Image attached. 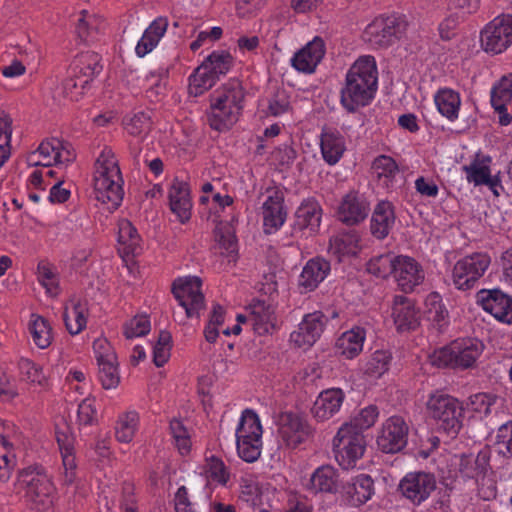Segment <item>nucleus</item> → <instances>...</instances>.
<instances>
[{
	"instance_id": "obj_1",
	"label": "nucleus",
	"mask_w": 512,
	"mask_h": 512,
	"mask_svg": "<svg viewBox=\"0 0 512 512\" xmlns=\"http://www.w3.org/2000/svg\"><path fill=\"white\" fill-rule=\"evenodd\" d=\"M378 84V70L373 56L359 57L349 68L340 92V103L349 113L365 107L374 99Z\"/></svg>"
},
{
	"instance_id": "obj_2",
	"label": "nucleus",
	"mask_w": 512,
	"mask_h": 512,
	"mask_svg": "<svg viewBox=\"0 0 512 512\" xmlns=\"http://www.w3.org/2000/svg\"><path fill=\"white\" fill-rule=\"evenodd\" d=\"M92 183L95 199L109 211L118 209L124 198V179L112 148L105 146L97 156Z\"/></svg>"
},
{
	"instance_id": "obj_3",
	"label": "nucleus",
	"mask_w": 512,
	"mask_h": 512,
	"mask_svg": "<svg viewBox=\"0 0 512 512\" xmlns=\"http://www.w3.org/2000/svg\"><path fill=\"white\" fill-rule=\"evenodd\" d=\"M244 98V89L236 80L228 81L217 88L209 96V126L219 132L230 129L241 115Z\"/></svg>"
},
{
	"instance_id": "obj_4",
	"label": "nucleus",
	"mask_w": 512,
	"mask_h": 512,
	"mask_svg": "<svg viewBox=\"0 0 512 512\" xmlns=\"http://www.w3.org/2000/svg\"><path fill=\"white\" fill-rule=\"evenodd\" d=\"M14 490L42 512L51 510L57 499V490L51 477L41 468L30 467L20 471Z\"/></svg>"
},
{
	"instance_id": "obj_5",
	"label": "nucleus",
	"mask_w": 512,
	"mask_h": 512,
	"mask_svg": "<svg viewBox=\"0 0 512 512\" xmlns=\"http://www.w3.org/2000/svg\"><path fill=\"white\" fill-rule=\"evenodd\" d=\"M491 450L481 449L476 455L462 454L455 457L456 477L464 481H473L483 499L496 496V485L490 465Z\"/></svg>"
},
{
	"instance_id": "obj_6",
	"label": "nucleus",
	"mask_w": 512,
	"mask_h": 512,
	"mask_svg": "<svg viewBox=\"0 0 512 512\" xmlns=\"http://www.w3.org/2000/svg\"><path fill=\"white\" fill-rule=\"evenodd\" d=\"M425 413L439 431L449 436H456L462 428L463 408L460 402L442 391L428 395Z\"/></svg>"
},
{
	"instance_id": "obj_7",
	"label": "nucleus",
	"mask_w": 512,
	"mask_h": 512,
	"mask_svg": "<svg viewBox=\"0 0 512 512\" xmlns=\"http://www.w3.org/2000/svg\"><path fill=\"white\" fill-rule=\"evenodd\" d=\"M484 351V344L477 338H459L436 349L430 355L432 365L468 369L474 366Z\"/></svg>"
},
{
	"instance_id": "obj_8",
	"label": "nucleus",
	"mask_w": 512,
	"mask_h": 512,
	"mask_svg": "<svg viewBox=\"0 0 512 512\" xmlns=\"http://www.w3.org/2000/svg\"><path fill=\"white\" fill-rule=\"evenodd\" d=\"M263 427L256 412L246 409L242 412L235 430L238 456L247 463L257 461L263 448Z\"/></svg>"
},
{
	"instance_id": "obj_9",
	"label": "nucleus",
	"mask_w": 512,
	"mask_h": 512,
	"mask_svg": "<svg viewBox=\"0 0 512 512\" xmlns=\"http://www.w3.org/2000/svg\"><path fill=\"white\" fill-rule=\"evenodd\" d=\"M335 459L343 469L355 467L366 449L363 433L351 424H342L332 440Z\"/></svg>"
},
{
	"instance_id": "obj_10",
	"label": "nucleus",
	"mask_w": 512,
	"mask_h": 512,
	"mask_svg": "<svg viewBox=\"0 0 512 512\" xmlns=\"http://www.w3.org/2000/svg\"><path fill=\"white\" fill-rule=\"evenodd\" d=\"M490 264L491 257L485 252H474L457 260L451 273L455 288L463 291L474 288Z\"/></svg>"
},
{
	"instance_id": "obj_11",
	"label": "nucleus",
	"mask_w": 512,
	"mask_h": 512,
	"mask_svg": "<svg viewBox=\"0 0 512 512\" xmlns=\"http://www.w3.org/2000/svg\"><path fill=\"white\" fill-rule=\"evenodd\" d=\"M406 29L401 16L381 15L374 18L364 29L363 40L376 48L388 47L395 43Z\"/></svg>"
},
{
	"instance_id": "obj_12",
	"label": "nucleus",
	"mask_w": 512,
	"mask_h": 512,
	"mask_svg": "<svg viewBox=\"0 0 512 512\" xmlns=\"http://www.w3.org/2000/svg\"><path fill=\"white\" fill-rule=\"evenodd\" d=\"M76 158L73 146L58 138L42 141L35 151L27 155L26 161L33 167L63 166L72 163Z\"/></svg>"
},
{
	"instance_id": "obj_13",
	"label": "nucleus",
	"mask_w": 512,
	"mask_h": 512,
	"mask_svg": "<svg viewBox=\"0 0 512 512\" xmlns=\"http://www.w3.org/2000/svg\"><path fill=\"white\" fill-rule=\"evenodd\" d=\"M201 287L202 281L197 276L179 277L172 284L173 295L188 318H198L205 308Z\"/></svg>"
},
{
	"instance_id": "obj_14",
	"label": "nucleus",
	"mask_w": 512,
	"mask_h": 512,
	"mask_svg": "<svg viewBox=\"0 0 512 512\" xmlns=\"http://www.w3.org/2000/svg\"><path fill=\"white\" fill-rule=\"evenodd\" d=\"M409 425L402 416L387 418L378 430L376 444L383 453L395 454L403 450L408 442Z\"/></svg>"
},
{
	"instance_id": "obj_15",
	"label": "nucleus",
	"mask_w": 512,
	"mask_h": 512,
	"mask_svg": "<svg viewBox=\"0 0 512 512\" xmlns=\"http://www.w3.org/2000/svg\"><path fill=\"white\" fill-rule=\"evenodd\" d=\"M512 44V13L495 17L481 31V45L486 52L500 54Z\"/></svg>"
},
{
	"instance_id": "obj_16",
	"label": "nucleus",
	"mask_w": 512,
	"mask_h": 512,
	"mask_svg": "<svg viewBox=\"0 0 512 512\" xmlns=\"http://www.w3.org/2000/svg\"><path fill=\"white\" fill-rule=\"evenodd\" d=\"M437 488V480L430 472L407 473L399 482L401 495L412 505L420 506Z\"/></svg>"
},
{
	"instance_id": "obj_17",
	"label": "nucleus",
	"mask_w": 512,
	"mask_h": 512,
	"mask_svg": "<svg viewBox=\"0 0 512 512\" xmlns=\"http://www.w3.org/2000/svg\"><path fill=\"white\" fill-rule=\"evenodd\" d=\"M277 433L284 446L294 449L310 438L312 428L301 415L283 412L277 420Z\"/></svg>"
},
{
	"instance_id": "obj_18",
	"label": "nucleus",
	"mask_w": 512,
	"mask_h": 512,
	"mask_svg": "<svg viewBox=\"0 0 512 512\" xmlns=\"http://www.w3.org/2000/svg\"><path fill=\"white\" fill-rule=\"evenodd\" d=\"M247 315L238 314L239 323H248L255 334L259 336L272 335L277 329L275 308L265 301L255 300L246 308Z\"/></svg>"
},
{
	"instance_id": "obj_19",
	"label": "nucleus",
	"mask_w": 512,
	"mask_h": 512,
	"mask_svg": "<svg viewBox=\"0 0 512 512\" xmlns=\"http://www.w3.org/2000/svg\"><path fill=\"white\" fill-rule=\"evenodd\" d=\"M492 158L488 155L477 153L473 160L462 167L468 183L475 186L485 185L498 197L503 190L500 172L491 174Z\"/></svg>"
},
{
	"instance_id": "obj_20",
	"label": "nucleus",
	"mask_w": 512,
	"mask_h": 512,
	"mask_svg": "<svg viewBox=\"0 0 512 512\" xmlns=\"http://www.w3.org/2000/svg\"><path fill=\"white\" fill-rule=\"evenodd\" d=\"M263 230L266 234L277 232L284 225L287 211L284 206V192L278 187L266 190V198L261 206Z\"/></svg>"
},
{
	"instance_id": "obj_21",
	"label": "nucleus",
	"mask_w": 512,
	"mask_h": 512,
	"mask_svg": "<svg viewBox=\"0 0 512 512\" xmlns=\"http://www.w3.org/2000/svg\"><path fill=\"white\" fill-rule=\"evenodd\" d=\"M326 322L327 318L321 311L306 314L297 329L291 332L290 343L301 349L311 347L320 338Z\"/></svg>"
},
{
	"instance_id": "obj_22",
	"label": "nucleus",
	"mask_w": 512,
	"mask_h": 512,
	"mask_svg": "<svg viewBox=\"0 0 512 512\" xmlns=\"http://www.w3.org/2000/svg\"><path fill=\"white\" fill-rule=\"evenodd\" d=\"M477 303L496 320L512 324V297L500 289H482L477 293Z\"/></svg>"
},
{
	"instance_id": "obj_23",
	"label": "nucleus",
	"mask_w": 512,
	"mask_h": 512,
	"mask_svg": "<svg viewBox=\"0 0 512 512\" xmlns=\"http://www.w3.org/2000/svg\"><path fill=\"white\" fill-rule=\"evenodd\" d=\"M393 278L403 292L410 293L424 282L425 271L415 258L398 255Z\"/></svg>"
},
{
	"instance_id": "obj_24",
	"label": "nucleus",
	"mask_w": 512,
	"mask_h": 512,
	"mask_svg": "<svg viewBox=\"0 0 512 512\" xmlns=\"http://www.w3.org/2000/svg\"><path fill=\"white\" fill-rule=\"evenodd\" d=\"M55 437L58 444L61 460H62V481L66 486L74 484L76 479V452L75 437L70 432L68 426L57 428Z\"/></svg>"
},
{
	"instance_id": "obj_25",
	"label": "nucleus",
	"mask_w": 512,
	"mask_h": 512,
	"mask_svg": "<svg viewBox=\"0 0 512 512\" xmlns=\"http://www.w3.org/2000/svg\"><path fill=\"white\" fill-rule=\"evenodd\" d=\"M370 206L366 198L356 191H350L341 199L338 209V219L347 225H356L368 216Z\"/></svg>"
},
{
	"instance_id": "obj_26",
	"label": "nucleus",
	"mask_w": 512,
	"mask_h": 512,
	"mask_svg": "<svg viewBox=\"0 0 512 512\" xmlns=\"http://www.w3.org/2000/svg\"><path fill=\"white\" fill-rule=\"evenodd\" d=\"M345 400V393L340 388L323 390L311 408V415L317 422H325L337 414Z\"/></svg>"
},
{
	"instance_id": "obj_27",
	"label": "nucleus",
	"mask_w": 512,
	"mask_h": 512,
	"mask_svg": "<svg viewBox=\"0 0 512 512\" xmlns=\"http://www.w3.org/2000/svg\"><path fill=\"white\" fill-rule=\"evenodd\" d=\"M168 198L172 213L181 223H186L191 217L192 209L188 183L179 178L173 179L169 187Z\"/></svg>"
},
{
	"instance_id": "obj_28",
	"label": "nucleus",
	"mask_w": 512,
	"mask_h": 512,
	"mask_svg": "<svg viewBox=\"0 0 512 512\" xmlns=\"http://www.w3.org/2000/svg\"><path fill=\"white\" fill-rule=\"evenodd\" d=\"M325 55V43L322 38L315 37L291 58V65L303 73H312Z\"/></svg>"
},
{
	"instance_id": "obj_29",
	"label": "nucleus",
	"mask_w": 512,
	"mask_h": 512,
	"mask_svg": "<svg viewBox=\"0 0 512 512\" xmlns=\"http://www.w3.org/2000/svg\"><path fill=\"white\" fill-rule=\"evenodd\" d=\"M100 60V55L93 51L81 52L73 59L68 73L80 80L81 85H88L102 70Z\"/></svg>"
},
{
	"instance_id": "obj_30",
	"label": "nucleus",
	"mask_w": 512,
	"mask_h": 512,
	"mask_svg": "<svg viewBox=\"0 0 512 512\" xmlns=\"http://www.w3.org/2000/svg\"><path fill=\"white\" fill-rule=\"evenodd\" d=\"M366 340V330L360 326H353L343 332L335 342V352L340 357L352 360L357 358L363 351Z\"/></svg>"
},
{
	"instance_id": "obj_31",
	"label": "nucleus",
	"mask_w": 512,
	"mask_h": 512,
	"mask_svg": "<svg viewBox=\"0 0 512 512\" xmlns=\"http://www.w3.org/2000/svg\"><path fill=\"white\" fill-rule=\"evenodd\" d=\"M374 492V481L367 474H359L353 477L343 487V497L353 507L365 504L372 498Z\"/></svg>"
},
{
	"instance_id": "obj_32",
	"label": "nucleus",
	"mask_w": 512,
	"mask_h": 512,
	"mask_svg": "<svg viewBox=\"0 0 512 512\" xmlns=\"http://www.w3.org/2000/svg\"><path fill=\"white\" fill-rule=\"evenodd\" d=\"M392 316L398 331L414 330L419 325V313L414 302L403 295L394 297Z\"/></svg>"
},
{
	"instance_id": "obj_33",
	"label": "nucleus",
	"mask_w": 512,
	"mask_h": 512,
	"mask_svg": "<svg viewBox=\"0 0 512 512\" xmlns=\"http://www.w3.org/2000/svg\"><path fill=\"white\" fill-rule=\"evenodd\" d=\"M320 151L328 165H336L346 151L343 135L336 129L323 128L320 134Z\"/></svg>"
},
{
	"instance_id": "obj_34",
	"label": "nucleus",
	"mask_w": 512,
	"mask_h": 512,
	"mask_svg": "<svg viewBox=\"0 0 512 512\" xmlns=\"http://www.w3.org/2000/svg\"><path fill=\"white\" fill-rule=\"evenodd\" d=\"M168 19L166 17H157L144 30L141 38L138 40L135 53L138 57H145L151 53L164 37L168 29Z\"/></svg>"
},
{
	"instance_id": "obj_35",
	"label": "nucleus",
	"mask_w": 512,
	"mask_h": 512,
	"mask_svg": "<svg viewBox=\"0 0 512 512\" xmlns=\"http://www.w3.org/2000/svg\"><path fill=\"white\" fill-rule=\"evenodd\" d=\"M322 208L318 201L308 198L300 204L295 212L294 227L301 231L308 230L314 233L320 227Z\"/></svg>"
},
{
	"instance_id": "obj_36",
	"label": "nucleus",
	"mask_w": 512,
	"mask_h": 512,
	"mask_svg": "<svg viewBox=\"0 0 512 512\" xmlns=\"http://www.w3.org/2000/svg\"><path fill=\"white\" fill-rule=\"evenodd\" d=\"M89 309L85 301L70 299L64 307L63 320L71 335H78L87 326Z\"/></svg>"
},
{
	"instance_id": "obj_37",
	"label": "nucleus",
	"mask_w": 512,
	"mask_h": 512,
	"mask_svg": "<svg viewBox=\"0 0 512 512\" xmlns=\"http://www.w3.org/2000/svg\"><path fill=\"white\" fill-rule=\"evenodd\" d=\"M395 223V212L391 202L382 200L373 210L370 229L373 236L378 239L387 237Z\"/></svg>"
},
{
	"instance_id": "obj_38",
	"label": "nucleus",
	"mask_w": 512,
	"mask_h": 512,
	"mask_svg": "<svg viewBox=\"0 0 512 512\" xmlns=\"http://www.w3.org/2000/svg\"><path fill=\"white\" fill-rule=\"evenodd\" d=\"M434 104L439 114L454 122L459 118L462 99L460 93L448 88L443 87L437 90L433 96Z\"/></svg>"
},
{
	"instance_id": "obj_39",
	"label": "nucleus",
	"mask_w": 512,
	"mask_h": 512,
	"mask_svg": "<svg viewBox=\"0 0 512 512\" xmlns=\"http://www.w3.org/2000/svg\"><path fill=\"white\" fill-rule=\"evenodd\" d=\"M330 264L322 258H313L303 267L299 277V285L305 291H312L327 277Z\"/></svg>"
},
{
	"instance_id": "obj_40",
	"label": "nucleus",
	"mask_w": 512,
	"mask_h": 512,
	"mask_svg": "<svg viewBox=\"0 0 512 512\" xmlns=\"http://www.w3.org/2000/svg\"><path fill=\"white\" fill-rule=\"evenodd\" d=\"M140 427V414L134 409H128L117 416L114 425V436L119 443H131Z\"/></svg>"
},
{
	"instance_id": "obj_41",
	"label": "nucleus",
	"mask_w": 512,
	"mask_h": 512,
	"mask_svg": "<svg viewBox=\"0 0 512 512\" xmlns=\"http://www.w3.org/2000/svg\"><path fill=\"white\" fill-rule=\"evenodd\" d=\"M371 171L378 184L390 190L394 187L396 177L399 174V167L391 156L379 155L373 160Z\"/></svg>"
},
{
	"instance_id": "obj_42",
	"label": "nucleus",
	"mask_w": 512,
	"mask_h": 512,
	"mask_svg": "<svg viewBox=\"0 0 512 512\" xmlns=\"http://www.w3.org/2000/svg\"><path fill=\"white\" fill-rule=\"evenodd\" d=\"M339 486V472L330 465H322L315 469L310 477L309 488L313 492L334 493Z\"/></svg>"
},
{
	"instance_id": "obj_43",
	"label": "nucleus",
	"mask_w": 512,
	"mask_h": 512,
	"mask_svg": "<svg viewBox=\"0 0 512 512\" xmlns=\"http://www.w3.org/2000/svg\"><path fill=\"white\" fill-rule=\"evenodd\" d=\"M392 355L386 350H376L361 364L360 370L367 381H376L388 372Z\"/></svg>"
},
{
	"instance_id": "obj_44",
	"label": "nucleus",
	"mask_w": 512,
	"mask_h": 512,
	"mask_svg": "<svg viewBox=\"0 0 512 512\" xmlns=\"http://www.w3.org/2000/svg\"><path fill=\"white\" fill-rule=\"evenodd\" d=\"M119 251L125 255H135L140 249L141 238L137 229L127 219L118 221Z\"/></svg>"
},
{
	"instance_id": "obj_45",
	"label": "nucleus",
	"mask_w": 512,
	"mask_h": 512,
	"mask_svg": "<svg viewBox=\"0 0 512 512\" xmlns=\"http://www.w3.org/2000/svg\"><path fill=\"white\" fill-rule=\"evenodd\" d=\"M359 236L356 233H340L330 239V252L339 261L346 256H355L360 251Z\"/></svg>"
},
{
	"instance_id": "obj_46",
	"label": "nucleus",
	"mask_w": 512,
	"mask_h": 512,
	"mask_svg": "<svg viewBox=\"0 0 512 512\" xmlns=\"http://www.w3.org/2000/svg\"><path fill=\"white\" fill-rule=\"evenodd\" d=\"M189 94L198 97L212 88L219 80L208 68L207 65H199L189 76Z\"/></svg>"
},
{
	"instance_id": "obj_47",
	"label": "nucleus",
	"mask_w": 512,
	"mask_h": 512,
	"mask_svg": "<svg viewBox=\"0 0 512 512\" xmlns=\"http://www.w3.org/2000/svg\"><path fill=\"white\" fill-rule=\"evenodd\" d=\"M18 369L20 381L33 387L46 388L48 386V377L42 367L30 359H20Z\"/></svg>"
},
{
	"instance_id": "obj_48",
	"label": "nucleus",
	"mask_w": 512,
	"mask_h": 512,
	"mask_svg": "<svg viewBox=\"0 0 512 512\" xmlns=\"http://www.w3.org/2000/svg\"><path fill=\"white\" fill-rule=\"evenodd\" d=\"M210 484L226 486L230 480V472L223 460L214 455L205 459L201 472Z\"/></svg>"
},
{
	"instance_id": "obj_49",
	"label": "nucleus",
	"mask_w": 512,
	"mask_h": 512,
	"mask_svg": "<svg viewBox=\"0 0 512 512\" xmlns=\"http://www.w3.org/2000/svg\"><path fill=\"white\" fill-rule=\"evenodd\" d=\"M239 498L253 508L262 505V486L255 475L247 474L240 478Z\"/></svg>"
},
{
	"instance_id": "obj_50",
	"label": "nucleus",
	"mask_w": 512,
	"mask_h": 512,
	"mask_svg": "<svg viewBox=\"0 0 512 512\" xmlns=\"http://www.w3.org/2000/svg\"><path fill=\"white\" fill-rule=\"evenodd\" d=\"M29 331L34 344L40 349H46L52 343V327L48 320L42 316L32 314L29 322Z\"/></svg>"
},
{
	"instance_id": "obj_51",
	"label": "nucleus",
	"mask_w": 512,
	"mask_h": 512,
	"mask_svg": "<svg viewBox=\"0 0 512 512\" xmlns=\"http://www.w3.org/2000/svg\"><path fill=\"white\" fill-rule=\"evenodd\" d=\"M424 314L427 319L439 326L446 323L448 311L445 308L442 297L438 292L429 293L424 302Z\"/></svg>"
},
{
	"instance_id": "obj_52",
	"label": "nucleus",
	"mask_w": 512,
	"mask_h": 512,
	"mask_svg": "<svg viewBox=\"0 0 512 512\" xmlns=\"http://www.w3.org/2000/svg\"><path fill=\"white\" fill-rule=\"evenodd\" d=\"M169 433L179 453L189 454L192 447L191 433L184 423L179 419H172L169 424Z\"/></svg>"
},
{
	"instance_id": "obj_53",
	"label": "nucleus",
	"mask_w": 512,
	"mask_h": 512,
	"mask_svg": "<svg viewBox=\"0 0 512 512\" xmlns=\"http://www.w3.org/2000/svg\"><path fill=\"white\" fill-rule=\"evenodd\" d=\"M202 63L207 65V68L219 79L220 76L228 73L233 66L234 59L228 51L215 50Z\"/></svg>"
},
{
	"instance_id": "obj_54",
	"label": "nucleus",
	"mask_w": 512,
	"mask_h": 512,
	"mask_svg": "<svg viewBox=\"0 0 512 512\" xmlns=\"http://www.w3.org/2000/svg\"><path fill=\"white\" fill-rule=\"evenodd\" d=\"M125 130L132 136L145 137L151 129V117L148 113L137 112L127 115L123 120Z\"/></svg>"
},
{
	"instance_id": "obj_55",
	"label": "nucleus",
	"mask_w": 512,
	"mask_h": 512,
	"mask_svg": "<svg viewBox=\"0 0 512 512\" xmlns=\"http://www.w3.org/2000/svg\"><path fill=\"white\" fill-rule=\"evenodd\" d=\"M397 256L393 253H386L373 257L367 264L368 272L380 278L393 276Z\"/></svg>"
},
{
	"instance_id": "obj_56",
	"label": "nucleus",
	"mask_w": 512,
	"mask_h": 512,
	"mask_svg": "<svg viewBox=\"0 0 512 512\" xmlns=\"http://www.w3.org/2000/svg\"><path fill=\"white\" fill-rule=\"evenodd\" d=\"M512 102V73L503 76L491 89V104L503 107Z\"/></svg>"
},
{
	"instance_id": "obj_57",
	"label": "nucleus",
	"mask_w": 512,
	"mask_h": 512,
	"mask_svg": "<svg viewBox=\"0 0 512 512\" xmlns=\"http://www.w3.org/2000/svg\"><path fill=\"white\" fill-rule=\"evenodd\" d=\"M98 378L104 389H115L120 383L117 359L98 364Z\"/></svg>"
},
{
	"instance_id": "obj_58",
	"label": "nucleus",
	"mask_w": 512,
	"mask_h": 512,
	"mask_svg": "<svg viewBox=\"0 0 512 512\" xmlns=\"http://www.w3.org/2000/svg\"><path fill=\"white\" fill-rule=\"evenodd\" d=\"M291 110L290 97L285 90H277L267 98L266 115L279 117Z\"/></svg>"
},
{
	"instance_id": "obj_59",
	"label": "nucleus",
	"mask_w": 512,
	"mask_h": 512,
	"mask_svg": "<svg viewBox=\"0 0 512 512\" xmlns=\"http://www.w3.org/2000/svg\"><path fill=\"white\" fill-rule=\"evenodd\" d=\"M225 309L219 304H214L209 321L204 328V337L207 342L215 343L219 336V328L224 324Z\"/></svg>"
},
{
	"instance_id": "obj_60",
	"label": "nucleus",
	"mask_w": 512,
	"mask_h": 512,
	"mask_svg": "<svg viewBox=\"0 0 512 512\" xmlns=\"http://www.w3.org/2000/svg\"><path fill=\"white\" fill-rule=\"evenodd\" d=\"M88 85H81L80 80L73 77L70 73L63 81L60 87L57 88L55 98H67L71 101H78L85 93Z\"/></svg>"
},
{
	"instance_id": "obj_61",
	"label": "nucleus",
	"mask_w": 512,
	"mask_h": 512,
	"mask_svg": "<svg viewBox=\"0 0 512 512\" xmlns=\"http://www.w3.org/2000/svg\"><path fill=\"white\" fill-rule=\"evenodd\" d=\"M172 337L167 331H161L153 346V361L157 367H162L170 358Z\"/></svg>"
},
{
	"instance_id": "obj_62",
	"label": "nucleus",
	"mask_w": 512,
	"mask_h": 512,
	"mask_svg": "<svg viewBox=\"0 0 512 512\" xmlns=\"http://www.w3.org/2000/svg\"><path fill=\"white\" fill-rule=\"evenodd\" d=\"M379 417V410L375 405H369L359 411L357 415L349 422L356 430L363 433L364 430L371 428Z\"/></svg>"
},
{
	"instance_id": "obj_63",
	"label": "nucleus",
	"mask_w": 512,
	"mask_h": 512,
	"mask_svg": "<svg viewBox=\"0 0 512 512\" xmlns=\"http://www.w3.org/2000/svg\"><path fill=\"white\" fill-rule=\"evenodd\" d=\"M169 70L167 67L161 66L150 71L146 76L148 92L150 96L158 97L162 95L166 89Z\"/></svg>"
},
{
	"instance_id": "obj_64",
	"label": "nucleus",
	"mask_w": 512,
	"mask_h": 512,
	"mask_svg": "<svg viewBox=\"0 0 512 512\" xmlns=\"http://www.w3.org/2000/svg\"><path fill=\"white\" fill-rule=\"evenodd\" d=\"M38 281L51 296H56L59 292V280L54 269L47 263L38 265Z\"/></svg>"
}]
</instances>
